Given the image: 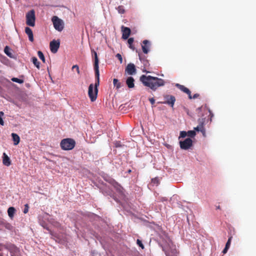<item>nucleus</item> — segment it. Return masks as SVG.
I'll list each match as a JSON object with an SVG mask.
<instances>
[{"instance_id": "nucleus-1", "label": "nucleus", "mask_w": 256, "mask_h": 256, "mask_svg": "<svg viewBox=\"0 0 256 256\" xmlns=\"http://www.w3.org/2000/svg\"><path fill=\"white\" fill-rule=\"evenodd\" d=\"M140 80L144 86L150 88L154 91L158 87L164 84V80L150 76L142 75L140 77Z\"/></svg>"}, {"instance_id": "nucleus-2", "label": "nucleus", "mask_w": 256, "mask_h": 256, "mask_svg": "<svg viewBox=\"0 0 256 256\" xmlns=\"http://www.w3.org/2000/svg\"><path fill=\"white\" fill-rule=\"evenodd\" d=\"M62 150H68L74 148L76 142L74 140L70 138L63 139L60 144Z\"/></svg>"}, {"instance_id": "nucleus-3", "label": "nucleus", "mask_w": 256, "mask_h": 256, "mask_svg": "<svg viewBox=\"0 0 256 256\" xmlns=\"http://www.w3.org/2000/svg\"><path fill=\"white\" fill-rule=\"evenodd\" d=\"M94 70L95 72V76L96 78V82L94 84V88H98L100 84V72L98 67V58L97 55V53L94 50Z\"/></svg>"}, {"instance_id": "nucleus-4", "label": "nucleus", "mask_w": 256, "mask_h": 256, "mask_svg": "<svg viewBox=\"0 0 256 256\" xmlns=\"http://www.w3.org/2000/svg\"><path fill=\"white\" fill-rule=\"evenodd\" d=\"M52 22L54 28L58 32H62L64 27V22L58 17H52Z\"/></svg>"}, {"instance_id": "nucleus-5", "label": "nucleus", "mask_w": 256, "mask_h": 256, "mask_svg": "<svg viewBox=\"0 0 256 256\" xmlns=\"http://www.w3.org/2000/svg\"><path fill=\"white\" fill-rule=\"evenodd\" d=\"M93 84H90L88 86V95L92 102H94L97 98L98 88H94Z\"/></svg>"}, {"instance_id": "nucleus-6", "label": "nucleus", "mask_w": 256, "mask_h": 256, "mask_svg": "<svg viewBox=\"0 0 256 256\" xmlns=\"http://www.w3.org/2000/svg\"><path fill=\"white\" fill-rule=\"evenodd\" d=\"M164 101L163 102H158L159 104H167L171 107H173L176 102V98L172 95L166 94L164 96Z\"/></svg>"}, {"instance_id": "nucleus-7", "label": "nucleus", "mask_w": 256, "mask_h": 256, "mask_svg": "<svg viewBox=\"0 0 256 256\" xmlns=\"http://www.w3.org/2000/svg\"><path fill=\"white\" fill-rule=\"evenodd\" d=\"M192 144V141L190 138H187L184 141L180 142V147L182 150H188Z\"/></svg>"}, {"instance_id": "nucleus-8", "label": "nucleus", "mask_w": 256, "mask_h": 256, "mask_svg": "<svg viewBox=\"0 0 256 256\" xmlns=\"http://www.w3.org/2000/svg\"><path fill=\"white\" fill-rule=\"evenodd\" d=\"M60 46V42L59 40H53L50 42V50L53 53H56Z\"/></svg>"}, {"instance_id": "nucleus-9", "label": "nucleus", "mask_w": 256, "mask_h": 256, "mask_svg": "<svg viewBox=\"0 0 256 256\" xmlns=\"http://www.w3.org/2000/svg\"><path fill=\"white\" fill-rule=\"evenodd\" d=\"M125 72L129 75H133L136 73V68L134 64H129L125 68Z\"/></svg>"}, {"instance_id": "nucleus-10", "label": "nucleus", "mask_w": 256, "mask_h": 256, "mask_svg": "<svg viewBox=\"0 0 256 256\" xmlns=\"http://www.w3.org/2000/svg\"><path fill=\"white\" fill-rule=\"evenodd\" d=\"M205 122V118H199L198 120V125L194 128V130L198 132H201L203 134L205 132V130L204 128V123Z\"/></svg>"}, {"instance_id": "nucleus-11", "label": "nucleus", "mask_w": 256, "mask_h": 256, "mask_svg": "<svg viewBox=\"0 0 256 256\" xmlns=\"http://www.w3.org/2000/svg\"><path fill=\"white\" fill-rule=\"evenodd\" d=\"M122 38L124 40H127L130 34V29L128 27H125L122 26Z\"/></svg>"}, {"instance_id": "nucleus-12", "label": "nucleus", "mask_w": 256, "mask_h": 256, "mask_svg": "<svg viewBox=\"0 0 256 256\" xmlns=\"http://www.w3.org/2000/svg\"><path fill=\"white\" fill-rule=\"evenodd\" d=\"M150 43L148 40H144L142 45V50L144 53L147 54L149 52Z\"/></svg>"}, {"instance_id": "nucleus-13", "label": "nucleus", "mask_w": 256, "mask_h": 256, "mask_svg": "<svg viewBox=\"0 0 256 256\" xmlns=\"http://www.w3.org/2000/svg\"><path fill=\"white\" fill-rule=\"evenodd\" d=\"M176 86L180 90H182L186 94L188 95V98L190 99H192V96L191 95V92H190V90L188 88H187L185 87L184 86L181 85V84H176Z\"/></svg>"}, {"instance_id": "nucleus-14", "label": "nucleus", "mask_w": 256, "mask_h": 256, "mask_svg": "<svg viewBox=\"0 0 256 256\" xmlns=\"http://www.w3.org/2000/svg\"><path fill=\"white\" fill-rule=\"evenodd\" d=\"M108 182L110 184L118 191L121 192L122 187L120 186V184L116 182L114 179H110L108 181Z\"/></svg>"}, {"instance_id": "nucleus-15", "label": "nucleus", "mask_w": 256, "mask_h": 256, "mask_svg": "<svg viewBox=\"0 0 256 256\" xmlns=\"http://www.w3.org/2000/svg\"><path fill=\"white\" fill-rule=\"evenodd\" d=\"M25 32L28 36L30 41L31 42H34V35L32 30L29 27H26L25 28Z\"/></svg>"}, {"instance_id": "nucleus-16", "label": "nucleus", "mask_w": 256, "mask_h": 256, "mask_svg": "<svg viewBox=\"0 0 256 256\" xmlns=\"http://www.w3.org/2000/svg\"><path fill=\"white\" fill-rule=\"evenodd\" d=\"M134 78L132 76H129L128 78L126 80V84L128 86V88H134Z\"/></svg>"}, {"instance_id": "nucleus-17", "label": "nucleus", "mask_w": 256, "mask_h": 256, "mask_svg": "<svg viewBox=\"0 0 256 256\" xmlns=\"http://www.w3.org/2000/svg\"><path fill=\"white\" fill-rule=\"evenodd\" d=\"M36 17H26V24L30 26H34L35 25Z\"/></svg>"}, {"instance_id": "nucleus-18", "label": "nucleus", "mask_w": 256, "mask_h": 256, "mask_svg": "<svg viewBox=\"0 0 256 256\" xmlns=\"http://www.w3.org/2000/svg\"><path fill=\"white\" fill-rule=\"evenodd\" d=\"M3 164L4 165L6 166H9L11 164V161L9 157L6 154V153H4L3 154Z\"/></svg>"}, {"instance_id": "nucleus-19", "label": "nucleus", "mask_w": 256, "mask_h": 256, "mask_svg": "<svg viewBox=\"0 0 256 256\" xmlns=\"http://www.w3.org/2000/svg\"><path fill=\"white\" fill-rule=\"evenodd\" d=\"M16 212V209L14 207H10L8 210V214L9 217L12 219L14 218V214Z\"/></svg>"}, {"instance_id": "nucleus-20", "label": "nucleus", "mask_w": 256, "mask_h": 256, "mask_svg": "<svg viewBox=\"0 0 256 256\" xmlns=\"http://www.w3.org/2000/svg\"><path fill=\"white\" fill-rule=\"evenodd\" d=\"M12 140L14 142V145L18 144L20 142V138L19 136L17 134H14V133H12Z\"/></svg>"}, {"instance_id": "nucleus-21", "label": "nucleus", "mask_w": 256, "mask_h": 256, "mask_svg": "<svg viewBox=\"0 0 256 256\" xmlns=\"http://www.w3.org/2000/svg\"><path fill=\"white\" fill-rule=\"evenodd\" d=\"M32 60L34 66L40 69V62L38 61L37 58L36 57H32Z\"/></svg>"}, {"instance_id": "nucleus-22", "label": "nucleus", "mask_w": 256, "mask_h": 256, "mask_svg": "<svg viewBox=\"0 0 256 256\" xmlns=\"http://www.w3.org/2000/svg\"><path fill=\"white\" fill-rule=\"evenodd\" d=\"M4 53L9 57H12V53L10 52V49L8 46H6L4 49Z\"/></svg>"}, {"instance_id": "nucleus-23", "label": "nucleus", "mask_w": 256, "mask_h": 256, "mask_svg": "<svg viewBox=\"0 0 256 256\" xmlns=\"http://www.w3.org/2000/svg\"><path fill=\"white\" fill-rule=\"evenodd\" d=\"M113 84L114 86H116L117 89L119 88L121 86L120 82H119L118 80L116 78L114 79Z\"/></svg>"}, {"instance_id": "nucleus-24", "label": "nucleus", "mask_w": 256, "mask_h": 256, "mask_svg": "<svg viewBox=\"0 0 256 256\" xmlns=\"http://www.w3.org/2000/svg\"><path fill=\"white\" fill-rule=\"evenodd\" d=\"M38 55L39 58L43 62H45V58L43 53L41 51H38Z\"/></svg>"}, {"instance_id": "nucleus-25", "label": "nucleus", "mask_w": 256, "mask_h": 256, "mask_svg": "<svg viewBox=\"0 0 256 256\" xmlns=\"http://www.w3.org/2000/svg\"><path fill=\"white\" fill-rule=\"evenodd\" d=\"M12 80L14 82H18V84H22L24 82V80H21V79H19L18 78H12Z\"/></svg>"}, {"instance_id": "nucleus-26", "label": "nucleus", "mask_w": 256, "mask_h": 256, "mask_svg": "<svg viewBox=\"0 0 256 256\" xmlns=\"http://www.w3.org/2000/svg\"><path fill=\"white\" fill-rule=\"evenodd\" d=\"M196 134V132L194 130H189L188 132V136L190 137L193 138Z\"/></svg>"}, {"instance_id": "nucleus-27", "label": "nucleus", "mask_w": 256, "mask_h": 256, "mask_svg": "<svg viewBox=\"0 0 256 256\" xmlns=\"http://www.w3.org/2000/svg\"><path fill=\"white\" fill-rule=\"evenodd\" d=\"M118 10L120 14H124L125 11L123 6H119L118 8Z\"/></svg>"}, {"instance_id": "nucleus-28", "label": "nucleus", "mask_w": 256, "mask_h": 256, "mask_svg": "<svg viewBox=\"0 0 256 256\" xmlns=\"http://www.w3.org/2000/svg\"><path fill=\"white\" fill-rule=\"evenodd\" d=\"M26 16H35V11L34 10H32L29 11Z\"/></svg>"}, {"instance_id": "nucleus-29", "label": "nucleus", "mask_w": 256, "mask_h": 256, "mask_svg": "<svg viewBox=\"0 0 256 256\" xmlns=\"http://www.w3.org/2000/svg\"><path fill=\"white\" fill-rule=\"evenodd\" d=\"M152 182L156 185L159 184V180L157 178H154L152 180Z\"/></svg>"}, {"instance_id": "nucleus-30", "label": "nucleus", "mask_w": 256, "mask_h": 256, "mask_svg": "<svg viewBox=\"0 0 256 256\" xmlns=\"http://www.w3.org/2000/svg\"><path fill=\"white\" fill-rule=\"evenodd\" d=\"M74 69H76V70L78 74H80L79 67L78 65L76 64V65H74L72 66V70H74Z\"/></svg>"}, {"instance_id": "nucleus-31", "label": "nucleus", "mask_w": 256, "mask_h": 256, "mask_svg": "<svg viewBox=\"0 0 256 256\" xmlns=\"http://www.w3.org/2000/svg\"><path fill=\"white\" fill-rule=\"evenodd\" d=\"M232 239V236H230L228 238V240L227 242L226 243V244L225 246L230 248V243H231Z\"/></svg>"}, {"instance_id": "nucleus-32", "label": "nucleus", "mask_w": 256, "mask_h": 256, "mask_svg": "<svg viewBox=\"0 0 256 256\" xmlns=\"http://www.w3.org/2000/svg\"><path fill=\"white\" fill-rule=\"evenodd\" d=\"M116 56L118 59V60H120V63L122 64V58L121 54H116Z\"/></svg>"}, {"instance_id": "nucleus-33", "label": "nucleus", "mask_w": 256, "mask_h": 256, "mask_svg": "<svg viewBox=\"0 0 256 256\" xmlns=\"http://www.w3.org/2000/svg\"><path fill=\"white\" fill-rule=\"evenodd\" d=\"M4 115V112H0V124L3 126L4 124V120L2 118V116Z\"/></svg>"}, {"instance_id": "nucleus-34", "label": "nucleus", "mask_w": 256, "mask_h": 256, "mask_svg": "<svg viewBox=\"0 0 256 256\" xmlns=\"http://www.w3.org/2000/svg\"><path fill=\"white\" fill-rule=\"evenodd\" d=\"M136 243L137 244L140 246L142 248H144V244H142V241L140 240L139 239H138L137 240H136Z\"/></svg>"}, {"instance_id": "nucleus-35", "label": "nucleus", "mask_w": 256, "mask_h": 256, "mask_svg": "<svg viewBox=\"0 0 256 256\" xmlns=\"http://www.w3.org/2000/svg\"><path fill=\"white\" fill-rule=\"evenodd\" d=\"M188 134V132H186L185 131H182L180 132V137L181 138H184Z\"/></svg>"}, {"instance_id": "nucleus-36", "label": "nucleus", "mask_w": 256, "mask_h": 256, "mask_svg": "<svg viewBox=\"0 0 256 256\" xmlns=\"http://www.w3.org/2000/svg\"><path fill=\"white\" fill-rule=\"evenodd\" d=\"M134 42V38H130L128 39V45H130L131 46V44H132V43Z\"/></svg>"}, {"instance_id": "nucleus-37", "label": "nucleus", "mask_w": 256, "mask_h": 256, "mask_svg": "<svg viewBox=\"0 0 256 256\" xmlns=\"http://www.w3.org/2000/svg\"><path fill=\"white\" fill-rule=\"evenodd\" d=\"M28 204H26L24 206V213L26 214L28 212Z\"/></svg>"}, {"instance_id": "nucleus-38", "label": "nucleus", "mask_w": 256, "mask_h": 256, "mask_svg": "<svg viewBox=\"0 0 256 256\" xmlns=\"http://www.w3.org/2000/svg\"><path fill=\"white\" fill-rule=\"evenodd\" d=\"M149 100L152 104H154L155 103V100L153 98H150Z\"/></svg>"}, {"instance_id": "nucleus-39", "label": "nucleus", "mask_w": 256, "mask_h": 256, "mask_svg": "<svg viewBox=\"0 0 256 256\" xmlns=\"http://www.w3.org/2000/svg\"><path fill=\"white\" fill-rule=\"evenodd\" d=\"M228 248H228L225 246L224 248L222 250V253L224 254H226L227 252Z\"/></svg>"}, {"instance_id": "nucleus-40", "label": "nucleus", "mask_w": 256, "mask_h": 256, "mask_svg": "<svg viewBox=\"0 0 256 256\" xmlns=\"http://www.w3.org/2000/svg\"><path fill=\"white\" fill-rule=\"evenodd\" d=\"M200 96V94H194L192 96V98H198V96Z\"/></svg>"}, {"instance_id": "nucleus-41", "label": "nucleus", "mask_w": 256, "mask_h": 256, "mask_svg": "<svg viewBox=\"0 0 256 256\" xmlns=\"http://www.w3.org/2000/svg\"><path fill=\"white\" fill-rule=\"evenodd\" d=\"M129 48L133 50H135V48L133 44H131V46L129 45Z\"/></svg>"}, {"instance_id": "nucleus-42", "label": "nucleus", "mask_w": 256, "mask_h": 256, "mask_svg": "<svg viewBox=\"0 0 256 256\" xmlns=\"http://www.w3.org/2000/svg\"><path fill=\"white\" fill-rule=\"evenodd\" d=\"M216 209H220V206H216Z\"/></svg>"}, {"instance_id": "nucleus-43", "label": "nucleus", "mask_w": 256, "mask_h": 256, "mask_svg": "<svg viewBox=\"0 0 256 256\" xmlns=\"http://www.w3.org/2000/svg\"><path fill=\"white\" fill-rule=\"evenodd\" d=\"M138 56H139V58H140V60H142V58H141V56H140V54H138Z\"/></svg>"}, {"instance_id": "nucleus-44", "label": "nucleus", "mask_w": 256, "mask_h": 256, "mask_svg": "<svg viewBox=\"0 0 256 256\" xmlns=\"http://www.w3.org/2000/svg\"><path fill=\"white\" fill-rule=\"evenodd\" d=\"M118 146H119V144L116 145V147H118Z\"/></svg>"}, {"instance_id": "nucleus-45", "label": "nucleus", "mask_w": 256, "mask_h": 256, "mask_svg": "<svg viewBox=\"0 0 256 256\" xmlns=\"http://www.w3.org/2000/svg\"><path fill=\"white\" fill-rule=\"evenodd\" d=\"M118 146H119V144L116 145V147H118Z\"/></svg>"}, {"instance_id": "nucleus-46", "label": "nucleus", "mask_w": 256, "mask_h": 256, "mask_svg": "<svg viewBox=\"0 0 256 256\" xmlns=\"http://www.w3.org/2000/svg\"><path fill=\"white\" fill-rule=\"evenodd\" d=\"M167 256H168V255Z\"/></svg>"}]
</instances>
